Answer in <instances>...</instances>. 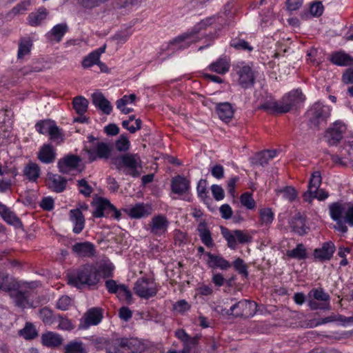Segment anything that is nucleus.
I'll return each mask as SVG.
<instances>
[{"label":"nucleus","mask_w":353,"mask_h":353,"mask_svg":"<svg viewBox=\"0 0 353 353\" xmlns=\"http://www.w3.org/2000/svg\"><path fill=\"white\" fill-rule=\"evenodd\" d=\"M99 282V276L97 275L95 265L92 264L84 265L75 274L68 276V283L78 289L94 288Z\"/></svg>","instance_id":"obj_1"},{"label":"nucleus","mask_w":353,"mask_h":353,"mask_svg":"<svg viewBox=\"0 0 353 353\" xmlns=\"http://www.w3.org/2000/svg\"><path fill=\"white\" fill-rule=\"evenodd\" d=\"M214 22L213 17H208L196 23L191 31L182 34L169 43V48L172 50H183L188 48L190 44L198 41V33L203 29Z\"/></svg>","instance_id":"obj_2"},{"label":"nucleus","mask_w":353,"mask_h":353,"mask_svg":"<svg viewBox=\"0 0 353 353\" xmlns=\"http://www.w3.org/2000/svg\"><path fill=\"white\" fill-rule=\"evenodd\" d=\"M104 157L106 160L110 157V163L116 165L118 170H121L123 167H125L130 170V172L127 174L136 177L139 175L137 168L139 165L138 159L134 158V156H90V161H94L97 158Z\"/></svg>","instance_id":"obj_3"},{"label":"nucleus","mask_w":353,"mask_h":353,"mask_svg":"<svg viewBox=\"0 0 353 353\" xmlns=\"http://www.w3.org/2000/svg\"><path fill=\"white\" fill-rule=\"evenodd\" d=\"M330 108L328 105L320 102L315 103L307 112L309 125L312 128H319L325 123L330 116Z\"/></svg>","instance_id":"obj_4"},{"label":"nucleus","mask_w":353,"mask_h":353,"mask_svg":"<svg viewBox=\"0 0 353 353\" xmlns=\"http://www.w3.org/2000/svg\"><path fill=\"white\" fill-rule=\"evenodd\" d=\"M112 148V143L103 142L92 135H88L84 143V150L88 154H110Z\"/></svg>","instance_id":"obj_5"},{"label":"nucleus","mask_w":353,"mask_h":353,"mask_svg":"<svg viewBox=\"0 0 353 353\" xmlns=\"http://www.w3.org/2000/svg\"><path fill=\"white\" fill-rule=\"evenodd\" d=\"M134 290L137 296L145 299L154 296L158 292L157 285L154 281L145 278L139 279L136 281Z\"/></svg>","instance_id":"obj_6"},{"label":"nucleus","mask_w":353,"mask_h":353,"mask_svg":"<svg viewBox=\"0 0 353 353\" xmlns=\"http://www.w3.org/2000/svg\"><path fill=\"white\" fill-rule=\"evenodd\" d=\"M221 234L228 242V246L234 250L236 248V243H246L252 241V236L244 232L235 230L230 231L225 228L221 227Z\"/></svg>","instance_id":"obj_7"},{"label":"nucleus","mask_w":353,"mask_h":353,"mask_svg":"<svg viewBox=\"0 0 353 353\" xmlns=\"http://www.w3.org/2000/svg\"><path fill=\"white\" fill-rule=\"evenodd\" d=\"M347 127L341 121L334 122L325 131V139L330 145H336L343 138L346 133Z\"/></svg>","instance_id":"obj_8"},{"label":"nucleus","mask_w":353,"mask_h":353,"mask_svg":"<svg viewBox=\"0 0 353 353\" xmlns=\"http://www.w3.org/2000/svg\"><path fill=\"white\" fill-rule=\"evenodd\" d=\"M169 226L168 219L163 215H157L152 218L148 225L147 230L150 234L155 236H161L164 235Z\"/></svg>","instance_id":"obj_9"},{"label":"nucleus","mask_w":353,"mask_h":353,"mask_svg":"<svg viewBox=\"0 0 353 353\" xmlns=\"http://www.w3.org/2000/svg\"><path fill=\"white\" fill-rule=\"evenodd\" d=\"M304 97L301 90H295L285 95L280 101L281 112H290L293 108L303 102Z\"/></svg>","instance_id":"obj_10"},{"label":"nucleus","mask_w":353,"mask_h":353,"mask_svg":"<svg viewBox=\"0 0 353 353\" xmlns=\"http://www.w3.org/2000/svg\"><path fill=\"white\" fill-rule=\"evenodd\" d=\"M256 306L255 302L243 299L232 305V311L236 317L248 318L255 314Z\"/></svg>","instance_id":"obj_11"},{"label":"nucleus","mask_w":353,"mask_h":353,"mask_svg":"<svg viewBox=\"0 0 353 353\" xmlns=\"http://www.w3.org/2000/svg\"><path fill=\"white\" fill-rule=\"evenodd\" d=\"M239 75V83L244 88L251 87L254 83V74L252 68L248 65L239 67L237 70Z\"/></svg>","instance_id":"obj_12"},{"label":"nucleus","mask_w":353,"mask_h":353,"mask_svg":"<svg viewBox=\"0 0 353 353\" xmlns=\"http://www.w3.org/2000/svg\"><path fill=\"white\" fill-rule=\"evenodd\" d=\"M46 185L51 190L59 193L65 189L67 180L59 174L48 173L46 177Z\"/></svg>","instance_id":"obj_13"},{"label":"nucleus","mask_w":353,"mask_h":353,"mask_svg":"<svg viewBox=\"0 0 353 353\" xmlns=\"http://www.w3.org/2000/svg\"><path fill=\"white\" fill-rule=\"evenodd\" d=\"M205 256L208 257L206 264L210 268L227 270L231 267V263L220 254L206 252Z\"/></svg>","instance_id":"obj_14"},{"label":"nucleus","mask_w":353,"mask_h":353,"mask_svg":"<svg viewBox=\"0 0 353 353\" xmlns=\"http://www.w3.org/2000/svg\"><path fill=\"white\" fill-rule=\"evenodd\" d=\"M22 287L21 283L14 277L7 273L0 272V290L11 292Z\"/></svg>","instance_id":"obj_15"},{"label":"nucleus","mask_w":353,"mask_h":353,"mask_svg":"<svg viewBox=\"0 0 353 353\" xmlns=\"http://www.w3.org/2000/svg\"><path fill=\"white\" fill-rule=\"evenodd\" d=\"M80 161L79 156H65L58 161L59 170L63 174H68L77 168Z\"/></svg>","instance_id":"obj_16"},{"label":"nucleus","mask_w":353,"mask_h":353,"mask_svg":"<svg viewBox=\"0 0 353 353\" xmlns=\"http://www.w3.org/2000/svg\"><path fill=\"white\" fill-rule=\"evenodd\" d=\"M335 251V246L331 241L325 242L322 247L314 251V258L319 261H329Z\"/></svg>","instance_id":"obj_17"},{"label":"nucleus","mask_w":353,"mask_h":353,"mask_svg":"<svg viewBox=\"0 0 353 353\" xmlns=\"http://www.w3.org/2000/svg\"><path fill=\"white\" fill-rule=\"evenodd\" d=\"M321 175L319 171L314 172L312 174L308 185V190L303 194L304 201L311 203V197L310 196H311L312 194L318 190L321 184Z\"/></svg>","instance_id":"obj_18"},{"label":"nucleus","mask_w":353,"mask_h":353,"mask_svg":"<svg viewBox=\"0 0 353 353\" xmlns=\"http://www.w3.org/2000/svg\"><path fill=\"white\" fill-rule=\"evenodd\" d=\"M103 311L101 308L93 307L89 310L85 314L84 328H87L90 325H98L102 320Z\"/></svg>","instance_id":"obj_19"},{"label":"nucleus","mask_w":353,"mask_h":353,"mask_svg":"<svg viewBox=\"0 0 353 353\" xmlns=\"http://www.w3.org/2000/svg\"><path fill=\"white\" fill-rule=\"evenodd\" d=\"M72 250L79 256L90 257L94 254V245L88 241L76 243L72 245Z\"/></svg>","instance_id":"obj_20"},{"label":"nucleus","mask_w":353,"mask_h":353,"mask_svg":"<svg viewBox=\"0 0 353 353\" xmlns=\"http://www.w3.org/2000/svg\"><path fill=\"white\" fill-rule=\"evenodd\" d=\"M70 219L74 223L73 232L79 234L85 225V219L80 209H73L70 211Z\"/></svg>","instance_id":"obj_21"},{"label":"nucleus","mask_w":353,"mask_h":353,"mask_svg":"<svg viewBox=\"0 0 353 353\" xmlns=\"http://www.w3.org/2000/svg\"><path fill=\"white\" fill-rule=\"evenodd\" d=\"M68 26L65 23H59L54 26L46 36L48 39L59 43L61 41L64 34L68 31Z\"/></svg>","instance_id":"obj_22"},{"label":"nucleus","mask_w":353,"mask_h":353,"mask_svg":"<svg viewBox=\"0 0 353 353\" xmlns=\"http://www.w3.org/2000/svg\"><path fill=\"white\" fill-rule=\"evenodd\" d=\"M348 203L334 202L329 205L330 215L333 220L344 219Z\"/></svg>","instance_id":"obj_23"},{"label":"nucleus","mask_w":353,"mask_h":353,"mask_svg":"<svg viewBox=\"0 0 353 353\" xmlns=\"http://www.w3.org/2000/svg\"><path fill=\"white\" fill-rule=\"evenodd\" d=\"M172 191L177 194H182L189 189V181L183 176L178 175L171 181Z\"/></svg>","instance_id":"obj_24"},{"label":"nucleus","mask_w":353,"mask_h":353,"mask_svg":"<svg viewBox=\"0 0 353 353\" xmlns=\"http://www.w3.org/2000/svg\"><path fill=\"white\" fill-rule=\"evenodd\" d=\"M94 105L99 108L105 114H110L112 107L110 103L101 93H94L92 96Z\"/></svg>","instance_id":"obj_25"},{"label":"nucleus","mask_w":353,"mask_h":353,"mask_svg":"<svg viewBox=\"0 0 353 353\" xmlns=\"http://www.w3.org/2000/svg\"><path fill=\"white\" fill-rule=\"evenodd\" d=\"M63 338L59 334L48 332L41 336L42 344L48 347H57L63 343Z\"/></svg>","instance_id":"obj_26"},{"label":"nucleus","mask_w":353,"mask_h":353,"mask_svg":"<svg viewBox=\"0 0 353 353\" xmlns=\"http://www.w3.org/2000/svg\"><path fill=\"white\" fill-rule=\"evenodd\" d=\"M199 236L202 243L208 248H212L214 246V242L212 238L210 231L207 228L205 222H201L197 227Z\"/></svg>","instance_id":"obj_27"},{"label":"nucleus","mask_w":353,"mask_h":353,"mask_svg":"<svg viewBox=\"0 0 353 353\" xmlns=\"http://www.w3.org/2000/svg\"><path fill=\"white\" fill-rule=\"evenodd\" d=\"M114 267L110 261H102L95 265V270H97V275L104 279L110 278L113 276V270Z\"/></svg>","instance_id":"obj_28"},{"label":"nucleus","mask_w":353,"mask_h":353,"mask_svg":"<svg viewBox=\"0 0 353 353\" xmlns=\"http://www.w3.org/2000/svg\"><path fill=\"white\" fill-rule=\"evenodd\" d=\"M216 111L220 119L225 122L229 121L234 114L232 105L228 102L217 104Z\"/></svg>","instance_id":"obj_29"},{"label":"nucleus","mask_w":353,"mask_h":353,"mask_svg":"<svg viewBox=\"0 0 353 353\" xmlns=\"http://www.w3.org/2000/svg\"><path fill=\"white\" fill-rule=\"evenodd\" d=\"M120 345L125 347V351L128 353H137L143 350V344L137 339H126L120 341Z\"/></svg>","instance_id":"obj_30"},{"label":"nucleus","mask_w":353,"mask_h":353,"mask_svg":"<svg viewBox=\"0 0 353 353\" xmlns=\"http://www.w3.org/2000/svg\"><path fill=\"white\" fill-rule=\"evenodd\" d=\"M330 61L336 65L347 66L353 63V58L343 52H337L331 55Z\"/></svg>","instance_id":"obj_31"},{"label":"nucleus","mask_w":353,"mask_h":353,"mask_svg":"<svg viewBox=\"0 0 353 353\" xmlns=\"http://www.w3.org/2000/svg\"><path fill=\"white\" fill-rule=\"evenodd\" d=\"M230 61L226 57H221L216 61L212 63L209 68L211 71L218 74H225L230 69Z\"/></svg>","instance_id":"obj_32"},{"label":"nucleus","mask_w":353,"mask_h":353,"mask_svg":"<svg viewBox=\"0 0 353 353\" xmlns=\"http://www.w3.org/2000/svg\"><path fill=\"white\" fill-rule=\"evenodd\" d=\"M330 157L331 163H327L330 167H353V156H330Z\"/></svg>","instance_id":"obj_33"},{"label":"nucleus","mask_w":353,"mask_h":353,"mask_svg":"<svg viewBox=\"0 0 353 353\" xmlns=\"http://www.w3.org/2000/svg\"><path fill=\"white\" fill-rule=\"evenodd\" d=\"M0 215L8 223L17 226L21 224L20 219L5 205L0 203Z\"/></svg>","instance_id":"obj_34"},{"label":"nucleus","mask_w":353,"mask_h":353,"mask_svg":"<svg viewBox=\"0 0 353 353\" xmlns=\"http://www.w3.org/2000/svg\"><path fill=\"white\" fill-rule=\"evenodd\" d=\"M150 213V208L143 203H137L128 210L129 216L134 219H140L148 216Z\"/></svg>","instance_id":"obj_35"},{"label":"nucleus","mask_w":353,"mask_h":353,"mask_svg":"<svg viewBox=\"0 0 353 353\" xmlns=\"http://www.w3.org/2000/svg\"><path fill=\"white\" fill-rule=\"evenodd\" d=\"M292 231L299 235H303L306 233L307 228L305 227V219L300 215H295L290 223Z\"/></svg>","instance_id":"obj_36"},{"label":"nucleus","mask_w":353,"mask_h":353,"mask_svg":"<svg viewBox=\"0 0 353 353\" xmlns=\"http://www.w3.org/2000/svg\"><path fill=\"white\" fill-rule=\"evenodd\" d=\"M47 15V10L44 8H41L37 12H32L28 15V23L32 26H37L46 18Z\"/></svg>","instance_id":"obj_37"},{"label":"nucleus","mask_w":353,"mask_h":353,"mask_svg":"<svg viewBox=\"0 0 353 353\" xmlns=\"http://www.w3.org/2000/svg\"><path fill=\"white\" fill-rule=\"evenodd\" d=\"M281 108L280 101H277L273 99L264 101L259 107L260 109L272 114H282Z\"/></svg>","instance_id":"obj_38"},{"label":"nucleus","mask_w":353,"mask_h":353,"mask_svg":"<svg viewBox=\"0 0 353 353\" xmlns=\"http://www.w3.org/2000/svg\"><path fill=\"white\" fill-rule=\"evenodd\" d=\"M73 108L79 115L84 114L88 107V100L83 97H76L72 101Z\"/></svg>","instance_id":"obj_39"},{"label":"nucleus","mask_w":353,"mask_h":353,"mask_svg":"<svg viewBox=\"0 0 353 353\" xmlns=\"http://www.w3.org/2000/svg\"><path fill=\"white\" fill-rule=\"evenodd\" d=\"M54 123L51 119L40 120L35 124V129L39 134L48 135Z\"/></svg>","instance_id":"obj_40"},{"label":"nucleus","mask_w":353,"mask_h":353,"mask_svg":"<svg viewBox=\"0 0 353 353\" xmlns=\"http://www.w3.org/2000/svg\"><path fill=\"white\" fill-rule=\"evenodd\" d=\"M112 208V203L109 200L105 199H100L97 203L96 209L93 212V216L95 217L105 216V212Z\"/></svg>","instance_id":"obj_41"},{"label":"nucleus","mask_w":353,"mask_h":353,"mask_svg":"<svg viewBox=\"0 0 353 353\" xmlns=\"http://www.w3.org/2000/svg\"><path fill=\"white\" fill-rule=\"evenodd\" d=\"M65 353H87V350L82 342L72 341L65 346Z\"/></svg>","instance_id":"obj_42"},{"label":"nucleus","mask_w":353,"mask_h":353,"mask_svg":"<svg viewBox=\"0 0 353 353\" xmlns=\"http://www.w3.org/2000/svg\"><path fill=\"white\" fill-rule=\"evenodd\" d=\"M309 297H313L314 300L321 301L322 303H330V296L325 292L323 288H314L308 294Z\"/></svg>","instance_id":"obj_43"},{"label":"nucleus","mask_w":353,"mask_h":353,"mask_svg":"<svg viewBox=\"0 0 353 353\" xmlns=\"http://www.w3.org/2000/svg\"><path fill=\"white\" fill-rule=\"evenodd\" d=\"M19 334L27 340L33 339L38 335L34 325L31 323H26L25 327L19 331Z\"/></svg>","instance_id":"obj_44"},{"label":"nucleus","mask_w":353,"mask_h":353,"mask_svg":"<svg viewBox=\"0 0 353 353\" xmlns=\"http://www.w3.org/2000/svg\"><path fill=\"white\" fill-rule=\"evenodd\" d=\"M24 173L29 180L35 181L39 176L40 170L36 163H30L25 168Z\"/></svg>","instance_id":"obj_45"},{"label":"nucleus","mask_w":353,"mask_h":353,"mask_svg":"<svg viewBox=\"0 0 353 353\" xmlns=\"http://www.w3.org/2000/svg\"><path fill=\"white\" fill-rule=\"evenodd\" d=\"M287 256L299 260L305 259L307 257L306 250L302 243H299L294 249L288 250Z\"/></svg>","instance_id":"obj_46"},{"label":"nucleus","mask_w":353,"mask_h":353,"mask_svg":"<svg viewBox=\"0 0 353 353\" xmlns=\"http://www.w3.org/2000/svg\"><path fill=\"white\" fill-rule=\"evenodd\" d=\"M48 136L51 141L56 142L57 143H60L63 141L65 134L63 130L59 128L55 123Z\"/></svg>","instance_id":"obj_47"},{"label":"nucleus","mask_w":353,"mask_h":353,"mask_svg":"<svg viewBox=\"0 0 353 353\" xmlns=\"http://www.w3.org/2000/svg\"><path fill=\"white\" fill-rule=\"evenodd\" d=\"M32 42L29 39H21L19 43V50L17 57L19 59H23L26 55L30 52Z\"/></svg>","instance_id":"obj_48"},{"label":"nucleus","mask_w":353,"mask_h":353,"mask_svg":"<svg viewBox=\"0 0 353 353\" xmlns=\"http://www.w3.org/2000/svg\"><path fill=\"white\" fill-rule=\"evenodd\" d=\"M39 316L46 325H52L54 322L52 311L47 307H43L39 310Z\"/></svg>","instance_id":"obj_49"},{"label":"nucleus","mask_w":353,"mask_h":353,"mask_svg":"<svg viewBox=\"0 0 353 353\" xmlns=\"http://www.w3.org/2000/svg\"><path fill=\"white\" fill-rule=\"evenodd\" d=\"M230 46L239 50L251 52L253 50V48L248 42L239 38L232 39L230 41Z\"/></svg>","instance_id":"obj_50"},{"label":"nucleus","mask_w":353,"mask_h":353,"mask_svg":"<svg viewBox=\"0 0 353 353\" xmlns=\"http://www.w3.org/2000/svg\"><path fill=\"white\" fill-rule=\"evenodd\" d=\"M121 340H123V338L117 339L112 341V343H110L109 347H107V353H128L125 351V347L120 345Z\"/></svg>","instance_id":"obj_51"},{"label":"nucleus","mask_w":353,"mask_h":353,"mask_svg":"<svg viewBox=\"0 0 353 353\" xmlns=\"http://www.w3.org/2000/svg\"><path fill=\"white\" fill-rule=\"evenodd\" d=\"M262 225L270 224L274 219V214L270 208H263L259 211Z\"/></svg>","instance_id":"obj_52"},{"label":"nucleus","mask_w":353,"mask_h":353,"mask_svg":"<svg viewBox=\"0 0 353 353\" xmlns=\"http://www.w3.org/2000/svg\"><path fill=\"white\" fill-rule=\"evenodd\" d=\"M240 201L242 205L249 210H252L256 206V203L252 198V195L249 192H245L242 194L240 196Z\"/></svg>","instance_id":"obj_53"},{"label":"nucleus","mask_w":353,"mask_h":353,"mask_svg":"<svg viewBox=\"0 0 353 353\" xmlns=\"http://www.w3.org/2000/svg\"><path fill=\"white\" fill-rule=\"evenodd\" d=\"M100 59L98 57V54L91 52L88 54L82 61V66L84 68H89L94 65H97Z\"/></svg>","instance_id":"obj_54"},{"label":"nucleus","mask_w":353,"mask_h":353,"mask_svg":"<svg viewBox=\"0 0 353 353\" xmlns=\"http://www.w3.org/2000/svg\"><path fill=\"white\" fill-rule=\"evenodd\" d=\"M10 177L8 179H5V177L0 180V192H3L8 190L12 183L14 182V176L16 175V172L14 170H10V172H9Z\"/></svg>","instance_id":"obj_55"},{"label":"nucleus","mask_w":353,"mask_h":353,"mask_svg":"<svg viewBox=\"0 0 353 353\" xmlns=\"http://www.w3.org/2000/svg\"><path fill=\"white\" fill-rule=\"evenodd\" d=\"M77 186L79 192L86 197L90 196L93 191V188L88 183L85 179L77 181Z\"/></svg>","instance_id":"obj_56"},{"label":"nucleus","mask_w":353,"mask_h":353,"mask_svg":"<svg viewBox=\"0 0 353 353\" xmlns=\"http://www.w3.org/2000/svg\"><path fill=\"white\" fill-rule=\"evenodd\" d=\"M14 292H15V294L13 298L15 305L19 307L24 308L28 303L27 297L25 293L20 291L19 289Z\"/></svg>","instance_id":"obj_57"},{"label":"nucleus","mask_w":353,"mask_h":353,"mask_svg":"<svg viewBox=\"0 0 353 353\" xmlns=\"http://www.w3.org/2000/svg\"><path fill=\"white\" fill-rule=\"evenodd\" d=\"M115 147L117 150L120 152L128 150L130 147L128 138L123 134L121 135L119 139L115 142Z\"/></svg>","instance_id":"obj_58"},{"label":"nucleus","mask_w":353,"mask_h":353,"mask_svg":"<svg viewBox=\"0 0 353 353\" xmlns=\"http://www.w3.org/2000/svg\"><path fill=\"white\" fill-rule=\"evenodd\" d=\"M131 34L132 32L128 29H126L120 32H117L112 37V39L116 41L117 43H124L128 41Z\"/></svg>","instance_id":"obj_59"},{"label":"nucleus","mask_w":353,"mask_h":353,"mask_svg":"<svg viewBox=\"0 0 353 353\" xmlns=\"http://www.w3.org/2000/svg\"><path fill=\"white\" fill-rule=\"evenodd\" d=\"M199 339V337L198 336L191 337L189 335L188 336L187 341L183 343L182 353H189L191 349L198 343Z\"/></svg>","instance_id":"obj_60"},{"label":"nucleus","mask_w":353,"mask_h":353,"mask_svg":"<svg viewBox=\"0 0 353 353\" xmlns=\"http://www.w3.org/2000/svg\"><path fill=\"white\" fill-rule=\"evenodd\" d=\"M273 157L274 156H252L250 158V161L253 165L264 166L268 164V161L272 159Z\"/></svg>","instance_id":"obj_61"},{"label":"nucleus","mask_w":353,"mask_h":353,"mask_svg":"<svg viewBox=\"0 0 353 353\" xmlns=\"http://www.w3.org/2000/svg\"><path fill=\"white\" fill-rule=\"evenodd\" d=\"M137 99V96L134 94H131L130 95H124L121 99L117 101V108H121L123 105H127L128 104L133 103Z\"/></svg>","instance_id":"obj_62"},{"label":"nucleus","mask_w":353,"mask_h":353,"mask_svg":"<svg viewBox=\"0 0 353 353\" xmlns=\"http://www.w3.org/2000/svg\"><path fill=\"white\" fill-rule=\"evenodd\" d=\"M233 265H234V268H235V270L236 271H238V272L239 274L245 276V277L248 276V270H247V266L244 263L243 259H241L240 258L236 259L234 261Z\"/></svg>","instance_id":"obj_63"},{"label":"nucleus","mask_w":353,"mask_h":353,"mask_svg":"<svg viewBox=\"0 0 353 353\" xmlns=\"http://www.w3.org/2000/svg\"><path fill=\"white\" fill-rule=\"evenodd\" d=\"M72 304V300L68 296H62L57 303V307L61 310H67Z\"/></svg>","instance_id":"obj_64"}]
</instances>
